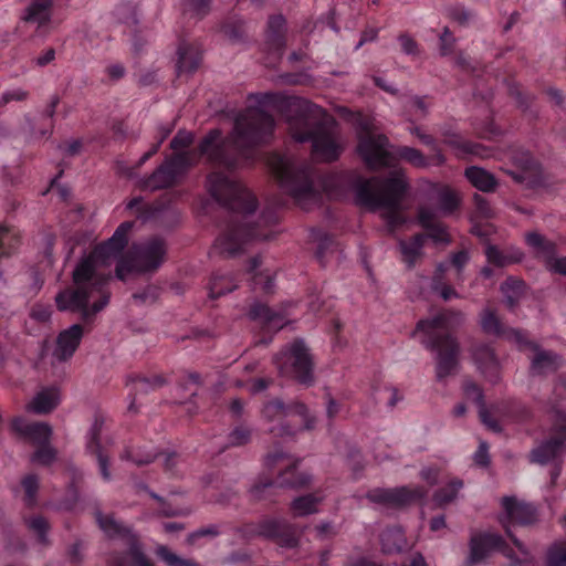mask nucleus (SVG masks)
Wrapping results in <instances>:
<instances>
[{
  "mask_svg": "<svg viewBox=\"0 0 566 566\" xmlns=\"http://www.w3.org/2000/svg\"><path fill=\"white\" fill-rule=\"evenodd\" d=\"M274 128L275 120L270 113L260 107H248L237 116L231 137H223L218 128L209 130L197 150L167 155L153 174L140 179L139 188L143 191L171 188L203 158L213 169L207 176L208 191L229 217L213 250L223 256H233L248 242L270 240L273 237L270 227L276 224L279 218L270 209L262 212L258 222H251L250 217L258 208L255 196L224 171L231 172L251 160L256 147L272 140Z\"/></svg>",
  "mask_w": 566,
  "mask_h": 566,
  "instance_id": "1",
  "label": "nucleus"
},
{
  "mask_svg": "<svg viewBox=\"0 0 566 566\" xmlns=\"http://www.w3.org/2000/svg\"><path fill=\"white\" fill-rule=\"evenodd\" d=\"M268 165L281 188L305 210L321 205L324 196L331 199L342 198L344 188L348 187L355 192L357 206L376 211L381 206H400L409 187L403 175L399 172L391 174L378 187L377 179H367L350 171L322 175L318 178L321 187H316V170L308 163L296 165L285 155L271 153Z\"/></svg>",
  "mask_w": 566,
  "mask_h": 566,
  "instance_id": "2",
  "label": "nucleus"
},
{
  "mask_svg": "<svg viewBox=\"0 0 566 566\" xmlns=\"http://www.w3.org/2000/svg\"><path fill=\"white\" fill-rule=\"evenodd\" d=\"M133 228V221L122 222L109 239L81 255L72 272L73 285L60 291L55 296L60 312L76 313L85 325H92L96 314L111 298L108 285L112 279V262L117 259L115 275L120 281H125L134 272L138 273L133 251L129 249L123 254Z\"/></svg>",
  "mask_w": 566,
  "mask_h": 566,
  "instance_id": "3",
  "label": "nucleus"
},
{
  "mask_svg": "<svg viewBox=\"0 0 566 566\" xmlns=\"http://www.w3.org/2000/svg\"><path fill=\"white\" fill-rule=\"evenodd\" d=\"M260 103L274 105L284 113L291 126L293 138L298 143L311 142L312 155L319 161L333 163L340 157L343 147L336 134L323 123L310 126L307 115L311 105L306 101L294 96L266 93Z\"/></svg>",
  "mask_w": 566,
  "mask_h": 566,
  "instance_id": "4",
  "label": "nucleus"
},
{
  "mask_svg": "<svg viewBox=\"0 0 566 566\" xmlns=\"http://www.w3.org/2000/svg\"><path fill=\"white\" fill-rule=\"evenodd\" d=\"M455 316L453 312L442 311L433 317L420 319L413 332L427 349L437 353L438 380L452 375L459 364L460 345L451 331Z\"/></svg>",
  "mask_w": 566,
  "mask_h": 566,
  "instance_id": "5",
  "label": "nucleus"
},
{
  "mask_svg": "<svg viewBox=\"0 0 566 566\" xmlns=\"http://www.w3.org/2000/svg\"><path fill=\"white\" fill-rule=\"evenodd\" d=\"M264 464L271 474L276 473V478L272 479L262 475L253 483L250 489V495L254 501L269 500L274 503L276 502L274 496L279 488L301 489L311 483V475L297 470L300 459L282 450L269 452Z\"/></svg>",
  "mask_w": 566,
  "mask_h": 566,
  "instance_id": "6",
  "label": "nucleus"
},
{
  "mask_svg": "<svg viewBox=\"0 0 566 566\" xmlns=\"http://www.w3.org/2000/svg\"><path fill=\"white\" fill-rule=\"evenodd\" d=\"M262 417L268 422H276L269 429L275 437H292L298 429L314 428V419L302 402L284 403L280 399H272L263 406Z\"/></svg>",
  "mask_w": 566,
  "mask_h": 566,
  "instance_id": "7",
  "label": "nucleus"
},
{
  "mask_svg": "<svg viewBox=\"0 0 566 566\" xmlns=\"http://www.w3.org/2000/svg\"><path fill=\"white\" fill-rule=\"evenodd\" d=\"M274 363L282 375L292 377L305 386H311L314 382V361L303 339L295 338L285 345L275 355Z\"/></svg>",
  "mask_w": 566,
  "mask_h": 566,
  "instance_id": "8",
  "label": "nucleus"
},
{
  "mask_svg": "<svg viewBox=\"0 0 566 566\" xmlns=\"http://www.w3.org/2000/svg\"><path fill=\"white\" fill-rule=\"evenodd\" d=\"M243 539L261 536L282 547L293 548L298 544V530L283 517L264 516L258 523H245L235 528Z\"/></svg>",
  "mask_w": 566,
  "mask_h": 566,
  "instance_id": "9",
  "label": "nucleus"
},
{
  "mask_svg": "<svg viewBox=\"0 0 566 566\" xmlns=\"http://www.w3.org/2000/svg\"><path fill=\"white\" fill-rule=\"evenodd\" d=\"M551 420L549 437L532 451V462L546 464L566 452V412L553 408Z\"/></svg>",
  "mask_w": 566,
  "mask_h": 566,
  "instance_id": "10",
  "label": "nucleus"
},
{
  "mask_svg": "<svg viewBox=\"0 0 566 566\" xmlns=\"http://www.w3.org/2000/svg\"><path fill=\"white\" fill-rule=\"evenodd\" d=\"M427 495L422 486L374 488L366 493V499L388 510H402L420 502Z\"/></svg>",
  "mask_w": 566,
  "mask_h": 566,
  "instance_id": "11",
  "label": "nucleus"
},
{
  "mask_svg": "<svg viewBox=\"0 0 566 566\" xmlns=\"http://www.w3.org/2000/svg\"><path fill=\"white\" fill-rule=\"evenodd\" d=\"M388 147L387 136L366 133L358 138L357 154L369 170H378L394 165L395 156Z\"/></svg>",
  "mask_w": 566,
  "mask_h": 566,
  "instance_id": "12",
  "label": "nucleus"
},
{
  "mask_svg": "<svg viewBox=\"0 0 566 566\" xmlns=\"http://www.w3.org/2000/svg\"><path fill=\"white\" fill-rule=\"evenodd\" d=\"M511 335L515 338V344L520 350H531L533 353L530 366L532 376H546L562 367V356L552 350L542 349L536 342L530 339L527 332H511Z\"/></svg>",
  "mask_w": 566,
  "mask_h": 566,
  "instance_id": "13",
  "label": "nucleus"
},
{
  "mask_svg": "<svg viewBox=\"0 0 566 566\" xmlns=\"http://www.w3.org/2000/svg\"><path fill=\"white\" fill-rule=\"evenodd\" d=\"M248 317L253 322V328L259 334L255 343L260 345L270 344L273 335L286 324V317L282 312L273 311L259 301L250 305Z\"/></svg>",
  "mask_w": 566,
  "mask_h": 566,
  "instance_id": "14",
  "label": "nucleus"
},
{
  "mask_svg": "<svg viewBox=\"0 0 566 566\" xmlns=\"http://www.w3.org/2000/svg\"><path fill=\"white\" fill-rule=\"evenodd\" d=\"M96 522L108 537L122 538L129 544L127 555L135 566H155L138 546L137 538L129 526L118 523L113 516L103 515L101 512L96 513Z\"/></svg>",
  "mask_w": 566,
  "mask_h": 566,
  "instance_id": "15",
  "label": "nucleus"
},
{
  "mask_svg": "<svg viewBox=\"0 0 566 566\" xmlns=\"http://www.w3.org/2000/svg\"><path fill=\"white\" fill-rule=\"evenodd\" d=\"M138 264V273L157 271L165 261L167 253L166 242L163 238L154 235L147 240L133 244L130 248Z\"/></svg>",
  "mask_w": 566,
  "mask_h": 566,
  "instance_id": "16",
  "label": "nucleus"
},
{
  "mask_svg": "<svg viewBox=\"0 0 566 566\" xmlns=\"http://www.w3.org/2000/svg\"><path fill=\"white\" fill-rule=\"evenodd\" d=\"M509 157L516 171H510L512 177L518 182H526L531 186L543 184V169L534 156L520 146H512L509 150Z\"/></svg>",
  "mask_w": 566,
  "mask_h": 566,
  "instance_id": "17",
  "label": "nucleus"
},
{
  "mask_svg": "<svg viewBox=\"0 0 566 566\" xmlns=\"http://www.w3.org/2000/svg\"><path fill=\"white\" fill-rule=\"evenodd\" d=\"M496 551L510 559H514L515 553L505 539L495 533H478L470 539V562L478 563L484 559L489 553Z\"/></svg>",
  "mask_w": 566,
  "mask_h": 566,
  "instance_id": "18",
  "label": "nucleus"
},
{
  "mask_svg": "<svg viewBox=\"0 0 566 566\" xmlns=\"http://www.w3.org/2000/svg\"><path fill=\"white\" fill-rule=\"evenodd\" d=\"M104 426V417L95 415L94 422L87 433L86 451L96 457L98 470L102 479L109 482L112 479L109 471V453L108 450L102 444L101 433Z\"/></svg>",
  "mask_w": 566,
  "mask_h": 566,
  "instance_id": "19",
  "label": "nucleus"
},
{
  "mask_svg": "<svg viewBox=\"0 0 566 566\" xmlns=\"http://www.w3.org/2000/svg\"><path fill=\"white\" fill-rule=\"evenodd\" d=\"M264 45L274 62L282 59L286 46L285 19L282 14L269 18Z\"/></svg>",
  "mask_w": 566,
  "mask_h": 566,
  "instance_id": "20",
  "label": "nucleus"
},
{
  "mask_svg": "<svg viewBox=\"0 0 566 566\" xmlns=\"http://www.w3.org/2000/svg\"><path fill=\"white\" fill-rule=\"evenodd\" d=\"M11 431L19 438L38 446L50 442L52 429L44 422H28L23 417H15L10 423Z\"/></svg>",
  "mask_w": 566,
  "mask_h": 566,
  "instance_id": "21",
  "label": "nucleus"
},
{
  "mask_svg": "<svg viewBox=\"0 0 566 566\" xmlns=\"http://www.w3.org/2000/svg\"><path fill=\"white\" fill-rule=\"evenodd\" d=\"M159 457H164L165 472L168 473L169 475H175V469L179 458V455L176 452L153 453L151 451L146 450L144 448H135L132 446L127 447L120 454L122 460L130 461L136 465L148 464Z\"/></svg>",
  "mask_w": 566,
  "mask_h": 566,
  "instance_id": "22",
  "label": "nucleus"
},
{
  "mask_svg": "<svg viewBox=\"0 0 566 566\" xmlns=\"http://www.w3.org/2000/svg\"><path fill=\"white\" fill-rule=\"evenodd\" d=\"M84 333L85 329L82 324H73L61 331L56 337L53 356L59 361L69 360L78 348Z\"/></svg>",
  "mask_w": 566,
  "mask_h": 566,
  "instance_id": "23",
  "label": "nucleus"
},
{
  "mask_svg": "<svg viewBox=\"0 0 566 566\" xmlns=\"http://www.w3.org/2000/svg\"><path fill=\"white\" fill-rule=\"evenodd\" d=\"M443 144L450 147L459 158H467L469 156L489 158L493 155L492 149L489 147L468 140L457 133L444 132Z\"/></svg>",
  "mask_w": 566,
  "mask_h": 566,
  "instance_id": "24",
  "label": "nucleus"
},
{
  "mask_svg": "<svg viewBox=\"0 0 566 566\" xmlns=\"http://www.w3.org/2000/svg\"><path fill=\"white\" fill-rule=\"evenodd\" d=\"M177 72L181 74H192L198 70L202 61V49L198 42H188L181 40L177 50Z\"/></svg>",
  "mask_w": 566,
  "mask_h": 566,
  "instance_id": "25",
  "label": "nucleus"
},
{
  "mask_svg": "<svg viewBox=\"0 0 566 566\" xmlns=\"http://www.w3.org/2000/svg\"><path fill=\"white\" fill-rule=\"evenodd\" d=\"M472 356L478 368L490 382L495 384L500 380V365L490 345L475 346Z\"/></svg>",
  "mask_w": 566,
  "mask_h": 566,
  "instance_id": "26",
  "label": "nucleus"
},
{
  "mask_svg": "<svg viewBox=\"0 0 566 566\" xmlns=\"http://www.w3.org/2000/svg\"><path fill=\"white\" fill-rule=\"evenodd\" d=\"M493 417L514 422H525L531 416V409L517 399H504L490 408ZM500 423V421H497Z\"/></svg>",
  "mask_w": 566,
  "mask_h": 566,
  "instance_id": "27",
  "label": "nucleus"
},
{
  "mask_svg": "<svg viewBox=\"0 0 566 566\" xmlns=\"http://www.w3.org/2000/svg\"><path fill=\"white\" fill-rule=\"evenodd\" d=\"M417 217L419 224L426 230V239L429 238L436 243L450 242L446 226L436 219V214L430 208L420 207Z\"/></svg>",
  "mask_w": 566,
  "mask_h": 566,
  "instance_id": "28",
  "label": "nucleus"
},
{
  "mask_svg": "<svg viewBox=\"0 0 566 566\" xmlns=\"http://www.w3.org/2000/svg\"><path fill=\"white\" fill-rule=\"evenodd\" d=\"M166 384V380L160 375H154L150 377L146 376H129L127 380V386H130L129 396H132V401L129 403L128 410L136 411L137 409V396L139 394H147L149 391L157 390L161 388Z\"/></svg>",
  "mask_w": 566,
  "mask_h": 566,
  "instance_id": "29",
  "label": "nucleus"
},
{
  "mask_svg": "<svg viewBox=\"0 0 566 566\" xmlns=\"http://www.w3.org/2000/svg\"><path fill=\"white\" fill-rule=\"evenodd\" d=\"M502 505L510 523L530 525L536 521V510L532 504L521 503L514 497L505 496L502 500Z\"/></svg>",
  "mask_w": 566,
  "mask_h": 566,
  "instance_id": "30",
  "label": "nucleus"
},
{
  "mask_svg": "<svg viewBox=\"0 0 566 566\" xmlns=\"http://www.w3.org/2000/svg\"><path fill=\"white\" fill-rule=\"evenodd\" d=\"M60 104V97L57 95H54L51 97L50 102L48 103L45 109L43 111L42 116L45 117L49 122L46 125H42L41 127L36 128L34 120L29 116L25 115V132L29 134V137L31 139H38V138H50L53 129H54V115L56 112V107Z\"/></svg>",
  "mask_w": 566,
  "mask_h": 566,
  "instance_id": "31",
  "label": "nucleus"
},
{
  "mask_svg": "<svg viewBox=\"0 0 566 566\" xmlns=\"http://www.w3.org/2000/svg\"><path fill=\"white\" fill-rule=\"evenodd\" d=\"M261 263L262 261L259 255L251 258L245 274L249 275L253 291L271 294L274 292L275 286L274 275L269 270L259 271Z\"/></svg>",
  "mask_w": 566,
  "mask_h": 566,
  "instance_id": "32",
  "label": "nucleus"
},
{
  "mask_svg": "<svg viewBox=\"0 0 566 566\" xmlns=\"http://www.w3.org/2000/svg\"><path fill=\"white\" fill-rule=\"evenodd\" d=\"M509 95L515 99L517 108L523 117L533 125L538 118V107L535 104V96L525 92L516 83L509 84Z\"/></svg>",
  "mask_w": 566,
  "mask_h": 566,
  "instance_id": "33",
  "label": "nucleus"
},
{
  "mask_svg": "<svg viewBox=\"0 0 566 566\" xmlns=\"http://www.w3.org/2000/svg\"><path fill=\"white\" fill-rule=\"evenodd\" d=\"M480 324L485 334L502 337L513 343H515V338L511 335V332H523L522 329L506 327L496 315V312L490 307L481 312Z\"/></svg>",
  "mask_w": 566,
  "mask_h": 566,
  "instance_id": "34",
  "label": "nucleus"
},
{
  "mask_svg": "<svg viewBox=\"0 0 566 566\" xmlns=\"http://www.w3.org/2000/svg\"><path fill=\"white\" fill-rule=\"evenodd\" d=\"M241 275L239 272L232 273L223 270L213 272L209 282V296L218 298L232 292L238 286Z\"/></svg>",
  "mask_w": 566,
  "mask_h": 566,
  "instance_id": "35",
  "label": "nucleus"
},
{
  "mask_svg": "<svg viewBox=\"0 0 566 566\" xmlns=\"http://www.w3.org/2000/svg\"><path fill=\"white\" fill-rule=\"evenodd\" d=\"M54 0H31L25 8L22 20L28 23L38 24L39 29L48 27L51 22Z\"/></svg>",
  "mask_w": 566,
  "mask_h": 566,
  "instance_id": "36",
  "label": "nucleus"
},
{
  "mask_svg": "<svg viewBox=\"0 0 566 566\" xmlns=\"http://www.w3.org/2000/svg\"><path fill=\"white\" fill-rule=\"evenodd\" d=\"M321 491H315L295 497L290 504V512L293 517H304L318 512V505L324 500Z\"/></svg>",
  "mask_w": 566,
  "mask_h": 566,
  "instance_id": "37",
  "label": "nucleus"
},
{
  "mask_svg": "<svg viewBox=\"0 0 566 566\" xmlns=\"http://www.w3.org/2000/svg\"><path fill=\"white\" fill-rule=\"evenodd\" d=\"M464 392L468 398L472 399L480 407L479 413L481 421L492 431H501V426L497 420L493 417L491 410L484 406L482 389L476 384L468 381L464 385Z\"/></svg>",
  "mask_w": 566,
  "mask_h": 566,
  "instance_id": "38",
  "label": "nucleus"
},
{
  "mask_svg": "<svg viewBox=\"0 0 566 566\" xmlns=\"http://www.w3.org/2000/svg\"><path fill=\"white\" fill-rule=\"evenodd\" d=\"M381 552L384 554L400 553L407 546L403 530L398 526H388L380 534Z\"/></svg>",
  "mask_w": 566,
  "mask_h": 566,
  "instance_id": "39",
  "label": "nucleus"
},
{
  "mask_svg": "<svg viewBox=\"0 0 566 566\" xmlns=\"http://www.w3.org/2000/svg\"><path fill=\"white\" fill-rule=\"evenodd\" d=\"M464 176L473 187L483 192H492L497 186V181L491 172L476 166L465 168Z\"/></svg>",
  "mask_w": 566,
  "mask_h": 566,
  "instance_id": "40",
  "label": "nucleus"
},
{
  "mask_svg": "<svg viewBox=\"0 0 566 566\" xmlns=\"http://www.w3.org/2000/svg\"><path fill=\"white\" fill-rule=\"evenodd\" d=\"M59 403V391L54 387L41 390L29 403L28 409L34 413L51 412Z\"/></svg>",
  "mask_w": 566,
  "mask_h": 566,
  "instance_id": "41",
  "label": "nucleus"
},
{
  "mask_svg": "<svg viewBox=\"0 0 566 566\" xmlns=\"http://www.w3.org/2000/svg\"><path fill=\"white\" fill-rule=\"evenodd\" d=\"M20 245V231L15 227L0 224V259L15 254Z\"/></svg>",
  "mask_w": 566,
  "mask_h": 566,
  "instance_id": "42",
  "label": "nucleus"
},
{
  "mask_svg": "<svg viewBox=\"0 0 566 566\" xmlns=\"http://www.w3.org/2000/svg\"><path fill=\"white\" fill-rule=\"evenodd\" d=\"M426 243V235L423 233H417L411 237L409 240L400 241V251L403 258V261L407 263L408 268L415 266L417 260L421 255V250Z\"/></svg>",
  "mask_w": 566,
  "mask_h": 566,
  "instance_id": "43",
  "label": "nucleus"
},
{
  "mask_svg": "<svg viewBox=\"0 0 566 566\" xmlns=\"http://www.w3.org/2000/svg\"><path fill=\"white\" fill-rule=\"evenodd\" d=\"M526 285L523 280L510 276L501 284V292L506 306L514 308L525 293Z\"/></svg>",
  "mask_w": 566,
  "mask_h": 566,
  "instance_id": "44",
  "label": "nucleus"
},
{
  "mask_svg": "<svg viewBox=\"0 0 566 566\" xmlns=\"http://www.w3.org/2000/svg\"><path fill=\"white\" fill-rule=\"evenodd\" d=\"M436 199L439 210L446 216L454 213L461 205L458 193L447 185L437 188Z\"/></svg>",
  "mask_w": 566,
  "mask_h": 566,
  "instance_id": "45",
  "label": "nucleus"
},
{
  "mask_svg": "<svg viewBox=\"0 0 566 566\" xmlns=\"http://www.w3.org/2000/svg\"><path fill=\"white\" fill-rule=\"evenodd\" d=\"M526 244L534 250L535 253L553 260V256L556 251L555 244L547 240L544 235L538 232H528L525 235Z\"/></svg>",
  "mask_w": 566,
  "mask_h": 566,
  "instance_id": "46",
  "label": "nucleus"
},
{
  "mask_svg": "<svg viewBox=\"0 0 566 566\" xmlns=\"http://www.w3.org/2000/svg\"><path fill=\"white\" fill-rule=\"evenodd\" d=\"M463 488V481L460 479H451L446 485L438 489L433 494V501L438 506H444L451 503Z\"/></svg>",
  "mask_w": 566,
  "mask_h": 566,
  "instance_id": "47",
  "label": "nucleus"
},
{
  "mask_svg": "<svg viewBox=\"0 0 566 566\" xmlns=\"http://www.w3.org/2000/svg\"><path fill=\"white\" fill-rule=\"evenodd\" d=\"M395 155L398 159L408 163L416 168H426L429 166V159L422 151L410 146H399Z\"/></svg>",
  "mask_w": 566,
  "mask_h": 566,
  "instance_id": "48",
  "label": "nucleus"
},
{
  "mask_svg": "<svg viewBox=\"0 0 566 566\" xmlns=\"http://www.w3.org/2000/svg\"><path fill=\"white\" fill-rule=\"evenodd\" d=\"M447 271H448V264L447 263H439L437 265V268H436V272H434L433 277H432V289L436 292H439L441 297L444 301H449L453 296H457L455 290L451 285L444 283V281H443L444 273Z\"/></svg>",
  "mask_w": 566,
  "mask_h": 566,
  "instance_id": "49",
  "label": "nucleus"
},
{
  "mask_svg": "<svg viewBox=\"0 0 566 566\" xmlns=\"http://www.w3.org/2000/svg\"><path fill=\"white\" fill-rule=\"evenodd\" d=\"M446 14L460 27H470L475 22V13L460 3L449 6Z\"/></svg>",
  "mask_w": 566,
  "mask_h": 566,
  "instance_id": "50",
  "label": "nucleus"
},
{
  "mask_svg": "<svg viewBox=\"0 0 566 566\" xmlns=\"http://www.w3.org/2000/svg\"><path fill=\"white\" fill-rule=\"evenodd\" d=\"M475 135L484 139H494L502 135V129L494 123L493 116H486L482 120L475 119L472 123Z\"/></svg>",
  "mask_w": 566,
  "mask_h": 566,
  "instance_id": "51",
  "label": "nucleus"
},
{
  "mask_svg": "<svg viewBox=\"0 0 566 566\" xmlns=\"http://www.w3.org/2000/svg\"><path fill=\"white\" fill-rule=\"evenodd\" d=\"M34 447L35 450L31 454V462L46 467L55 461L57 452L50 442H44Z\"/></svg>",
  "mask_w": 566,
  "mask_h": 566,
  "instance_id": "52",
  "label": "nucleus"
},
{
  "mask_svg": "<svg viewBox=\"0 0 566 566\" xmlns=\"http://www.w3.org/2000/svg\"><path fill=\"white\" fill-rule=\"evenodd\" d=\"M156 555L161 560H164L167 564V566H201L200 563L193 559H186L179 557L165 545L157 546Z\"/></svg>",
  "mask_w": 566,
  "mask_h": 566,
  "instance_id": "53",
  "label": "nucleus"
},
{
  "mask_svg": "<svg viewBox=\"0 0 566 566\" xmlns=\"http://www.w3.org/2000/svg\"><path fill=\"white\" fill-rule=\"evenodd\" d=\"M380 209H384L381 218L390 232H394L405 223L406 220L400 211V206H381Z\"/></svg>",
  "mask_w": 566,
  "mask_h": 566,
  "instance_id": "54",
  "label": "nucleus"
},
{
  "mask_svg": "<svg viewBox=\"0 0 566 566\" xmlns=\"http://www.w3.org/2000/svg\"><path fill=\"white\" fill-rule=\"evenodd\" d=\"M313 238L317 241L315 256L321 264H324V259L328 251H332L336 244L333 235L325 232H313Z\"/></svg>",
  "mask_w": 566,
  "mask_h": 566,
  "instance_id": "55",
  "label": "nucleus"
},
{
  "mask_svg": "<svg viewBox=\"0 0 566 566\" xmlns=\"http://www.w3.org/2000/svg\"><path fill=\"white\" fill-rule=\"evenodd\" d=\"M485 255L489 263L499 268H504L511 263L520 261L521 259L520 256L504 254L497 247L491 244L486 247Z\"/></svg>",
  "mask_w": 566,
  "mask_h": 566,
  "instance_id": "56",
  "label": "nucleus"
},
{
  "mask_svg": "<svg viewBox=\"0 0 566 566\" xmlns=\"http://www.w3.org/2000/svg\"><path fill=\"white\" fill-rule=\"evenodd\" d=\"M24 490L23 501L28 507H33L36 504V493L39 490V479L35 474H28L21 481Z\"/></svg>",
  "mask_w": 566,
  "mask_h": 566,
  "instance_id": "57",
  "label": "nucleus"
},
{
  "mask_svg": "<svg viewBox=\"0 0 566 566\" xmlns=\"http://www.w3.org/2000/svg\"><path fill=\"white\" fill-rule=\"evenodd\" d=\"M28 527L38 535L39 543L45 545L48 543L46 533L49 531L48 521L41 515L24 517Z\"/></svg>",
  "mask_w": 566,
  "mask_h": 566,
  "instance_id": "58",
  "label": "nucleus"
},
{
  "mask_svg": "<svg viewBox=\"0 0 566 566\" xmlns=\"http://www.w3.org/2000/svg\"><path fill=\"white\" fill-rule=\"evenodd\" d=\"M546 566H566V539L549 547Z\"/></svg>",
  "mask_w": 566,
  "mask_h": 566,
  "instance_id": "59",
  "label": "nucleus"
},
{
  "mask_svg": "<svg viewBox=\"0 0 566 566\" xmlns=\"http://www.w3.org/2000/svg\"><path fill=\"white\" fill-rule=\"evenodd\" d=\"M252 430L245 424L235 426L228 436V446L241 447L251 440Z\"/></svg>",
  "mask_w": 566,
  "mask_h": 566,
  "instance_id": "60",
  "label": "nucleus"
},
{
  "mask_svg": "<svg viewBox=\"0 0 566 566\" xmlns=\"http://www.w3.org/2000/svg\"><path fill=\"white\" fill-rule=\"evenodd\" d=\"M193 143V135L192 133L186 132V130H179L174 138L170 140V148L174 150L172 153L177 151H195L198 149V146L195 148H190V146Z\"/></svg>",
  "mask_w": 566,
  "mask_h": 566,
  "instance_id": "61",
  "label": "nucleus"
},
{
  "mask_svg": "<svg viewBox=\"0 0 566 566\" xmlns=\"http://www.w3.org/2000/svg\"><path fill=\"white\" fill-rule=\"evenodd\" d=\"M211 0H185V11H190L198 19H202L210 11Z\"/></svg>",
  "mask_w": 566,
  "mask_h": 566,
  "instance_id": "62",
  "label": "nucleus"
},
{
  "mask_svg": "<svg viewBox=\"0 0 566 566\" xmlns=\"http://www.w3.org/2000/svg\"><path fill=\"white\" fill-rule=\"evenodd\" d=\"M80 500V491L76 484V478L73 476L69 488L65 499L61 502V507L66 511L75 510Z\"/></svg>",
  "mask_w": 566,
  "mask_h": 566,
  "instance_id": "63",
  "label": "nucleus"
},
{
  "mask_svg": "<svg viewBox=\"0 0 566 566\" xmlns=\"http://www.w3.org/2000/svg\"><path fill=\"white\" fill-rule=\"evenodd\" d=\"M222 31L229 39L239 41L244 33L243 22L241 20L229 19L222 24Z\"/></svg>",
  "mask_w": 566,
  "mask_h": 566,
  "instance_id": "64",
  "label": "nucleus"
}]
</instances>
